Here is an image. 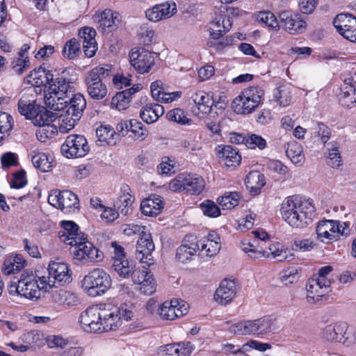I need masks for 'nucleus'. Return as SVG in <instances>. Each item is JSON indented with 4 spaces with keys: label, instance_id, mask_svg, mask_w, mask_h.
<instances>
[{
    "label": "nucleus",
    "instance_id": "obj_55",
    "mask_svg": "<svg viewBox=\"0 0 356 356\" xmlns=\"http://www.w3.org/2000/svg\"><path fill=\"white\" fill-rule=\"evenodd\" d=\"M353 86L346 85L342 88L341 92L339 95L340 104L345 107H351L355 102L353 95Z\"/></svg>",
    "mask_w": 356,
    "mask_h": 356
},
{
    "label": "nucleus",
    "instance_id": "obj_34",
    "mask_svg": "<svg viewBox=\"0 0 356 356\" xmlns=\"http://www.w3.org/2000/svg\"><path fill=\"white\" fill-rule=\"evenodd\" d=\"M140 85H134L132 88L117 92L112 98L111 104L119 111L127 109L131 102L132 95L140 90Z\"/></svg>",
    "mask_w": 356,
    "mask_h": 356
},
{
    "label": "nucleus",
    "instance_id": "obj_10",
    "mask_svg": "<svg viewBox=\"0 0 356 356\" xmlns=\"http://www.w3.org/2000/svg\"><path fill=\"white\" fill-rule=\"evenodd\" d=\"M143 124L136 119L129 120H122L116 124L115 129L110 124L104 122H97L95 124L93 129L96 134H120L122 132H131L132 134H139L140 131L143 130Z\"/></svg>",
    "mask_w": 356,
    "mask_h": 356
},
{
    "label": "nucleus",
    "instance_id": "obj_63",
    "mask_svg": "<svg viewBox=\"0 0 356 356\" xmlns=\"http://www.w3.org/2000/svg\"><path fill=\"white\" fill-rule=\"evenodd\" d=\"M13 124V117L6 112L0 111V133L5 134L11 131Z\"/></svg>",
    "mask_w": 356,
    "mask_h": 356
},
{
    "label": "nucleus",
    "instance_id": "obj_32",
    "mask_svg": "<svg viewBox=\"0 0 356 356\" xmlns=\"http://www.w3.org/2000/svg\"><path fill=\"white\" fill-rule=\"evenodd\" d=\"M130 191L131 189L128 186H123L114 202V207L124 216L129 215L132 211L134 197L130 194Z\"/></svg>",
    "mask_w": 356,
    "mask_h": 356
},
{
    "label": "nucleus",
    "instance_id": "obj_37",
    "mask_svg": "<svg viewBox=\"0 0 356 356\" xmlns=\"http://www.w3.org/2000/svg\"><path fill=\"white\" fill-rule=\"evenodd\" d=\"M164 113L163 106L159 104H150L143 107L140 112L141 119L147 124L153 123Z\"/></svg>",
    "mask_w": 356,
    "mask_h": 356
},
{
    "label": "nucleus",
    "instance_id": "obj_62",
    "mask_svg": "<svg viewBox=\"0 0 356 356\" xmlns=\"http://www.w3.org/2000/svg\"><path fill=\"white\" fill-rule=\"evenodd\" d=\"M139 285L140 291L146 296L152 295L156 289V283L152 274L146 277Z\"/></svg>",
    "mask_w": 356,
    "mask_h": 356
},
{
    "label": "nucleus",
    "instance_id": "obj_53",
    "mask_svg": "<svg viewBox=\"0 0 356 356\" xmlns=\"http://www.w3.org/2000/svg\"><path fill=\"white\" fill-rule=\"evenodd\" d=\"M80 51V44L75 38L67 41L63 49V55L68 59L74 58Z\"/></svg>",
    "mask_w": 356,
    "mask_h": 356
},
{
    "label": "nucleus",
    "instance_id": "obj_19",
    "mask_svg": "<svg viewBox=\"0 0 356 356\" xmlns=\"http://www.w3.org/2000/svg\"><path fill=\"white\" fill-rule=\"evenodd\" d=\"M330 286V280L315 277L309 279L306 284L308 302L314 304L318 301L321 298L328 293Z\"/></svg>",
    "mask_w": 356,
    "mask_h": 356
},
{
    "label": "nucleus",
    "instance_id": "obj_18",
    "mask_svg": "<svg viewBox=\"0 0 356 356\" xmlns=\"http://www.w3.org/2000/svg\"><path fill=\"white\" fill-rule=\"evenodd\" d=\"M154 250V243L152 241L150 234L146 232L143 233L138 241L136 257L142 264L148 267L154 265V260L152 255Z\"/></svg>",
    "mask_w": 356,
    "mask_h": 356
},
{
    "label": "nucleus",
    "instance_id": "obj_12",
    "mask_svg": "<svg viewBox=\"0 0 356 356\" xmlns=\"http://www.w3.org/2000/svg\"><path fill=\"white\" fill-rule=\"evenodd\" d=\"M48 202L65 213L70 212L72 209H77L79 204L77 195L68 190L55 191L49 196Z\"/></svg>",
    "mask_w": 356,
    "mask_h": 356
},
{
    "label": "nucleus",
    "instance_id": "obj_4",
    "mask_svg": "<svg viewBox=\"0 0 356 356\" xmlns=\"http://www.w3.org/2000/svg\"><path fill=\"white\" fill-rule=\"evenodd\" d=\"M111 278L102 268H95L82 280V288L90 296L96 297L104 294L111 286Z\"/></svg>",
    "mask_w": 356,
    "mask_h": 356
},
{
    "label": "nucleus",
    "instance_id": "obj_61",
    "mask_svg": "<svg viewBox=\"0 0 356 356\" xmlns=\"http://www.w3.org/2000/svg\"><path fill=\"white\" fill-rule=\"evenodd\" d=\"M200 207L204 214L208 217L216 218L220 215L219 207L213 201L206 200L200 204Z\"/></svg>",
    "mask_w": 356,
    "mask_h": 356
},
{
    "label": "nucleus",
    "instance_id": "obj_42",
    "mask_svg": "<svg viewBox=\"0 0 356 356\" xmlns=\"http://www.w3.org/2000/svg\"><path fill=\"white\" fill-rule=\"evenodd\" d=\"M26 261L20 254L6 259L3 263L2 270L5 275L19 273L25 266Z\"/></svg>",
    "mask_w": 356,
    "mask_h": 356
},
{
    "label": "nucleus",
    "instance_id": "obj_57",
    "mask_svg": "<svg viewBox=\"0 0 356 356\" xmlns=\"http://www.w3.org/2000/svg\"><path fill=\"white\" fill-rule=\"evenodd\" d=\"M37 108L36 106L31 103L30 101L20 99L18 102V111L26 119H32L33 115H34Z\"/></svg>",
    "mask_w": 356,
    "mask_h": 356
},
{
    "label": "nucleus",
    "instance_id": "obj_29",
    "mask_svg": "<svg viewBox=\"0 0 356 356\" xmlns=\"http://www.w3.org/2000/svg\"><path fill=\"white\" fill-rule=\"evenodd\" d=\"M216 151L222 165L230 168L236 167L241 163V157L238 152L229 145L218 146Z\"/></svg>",
    "mask_w": 356,
    "mask_h": 356
},
{
    "label": "nucleus",
    "instance_id": "obj_47",
    "mask_svg": "<svg viewBox=\"0 0 356 356\" xmlns=\"http://www.w3.org/2000/svg\"><path fill=\"white\" fill-rule=\"evenodd\" d=\"M292 89L290 86H281L274 92V97L282 106H289L292 100Z\"/></svg>",
    "mask_w": 356,
    "mask_h": 356
},
{
    "label": "nucleus",
    "instance_id": "obj_3",
    "mask_svg": "<svg viewBox=\"0 0 356 356\" xmlns=\"http://www.w3.org/2000/svg\"><path fill=\"white\" fill-rule=\"evenodd\" d=\"M111 65H99L92 68L85 77V84L88 95L93 99L99 100L104 98L108 92L104 79L111 75Z\"/></svg>",
    "mask_w": 356,
    "mask_h": 356
},
{
    "label": "nucleus",
    "instance_id": "obj_45",
    "mask_svg": "<svg viewBox=\"0 0 356 356\" xmlns=\"http://www.w3.org/2000/svg\"><path fill=\"white\" fill-rule=\"evenodd\" d=\"M204 188L202 177L185 176V191L191 194H200Z\"/></svg>",
    "mask_w": 356,
    "mask_h": 356
},
{
    "label": "nucleus",
    "instance_id": "obj_1",
    "mask_svg": "<svg viewBox=\"0 0 356 356\" xmlns=\"http://www.w3.org/2000/svg\"><path fill=\"white\" fill-rule=\"evenodd\" d=\"M314 207L309 200L290 196L281 207L282 218L291 227L303 228L312 220Z\"/></svg>",
    "mask_w": 356,
    "mask_h": 356
},
{
    "label": "nucleus",
    "instance_id": "obj_44",
    "mask_svg": "<svg viewBox=\"0 0 356 356\" xmlns=\"http://www.w3.org/2000/svg\"><path fill=\"white\" fill-rule=\"evenodd\" d=\"M286 154L291 161L296 164L301 163L304 159L302 147L296 141L292 140L287 143Z\"/></svg>",
    "mask_w": 356,
    "mask_h": 356
},
{
    "label": "nucleus",
    "instance_id": "obj_9",
    "mask_svg": "<svg viewBox=\"0 0 356 356\" xmlns=\"http://www.w3.org/2000/svg\"><path fill=\"white\" fill-rule=\"evenodd\" d=\"M90 150L83 135H69L61 146V153L66 158H76L85 156Z\"/></svg>",
    "mask_w": 356,
    "mask_h": 356
},
{
    "label": "nucleus",
    "instance_id": "obj_60",
    "mask_svg": "<svg viewBox=\"0 0 356 356\" xmlns=\"http://www.w3.org/2000/svg\"><path fill=\"white\" fill-rule=\"evenodd\" d=\"M231 120L228 118H223L220 120L218 123L215 122H207V129L212 132V134H221L222 132H227V127Z\"/></svg>",
    "mask_w": 356,
    "mask_h": 356
},
{
    "label": "nucleus",
    "instance_id": "obj_56",
    "mask_svg": "<svg viewBox=\"0 0 356 356\" xmlns=\"http://www.w3.org/2000/svg\"><path fill=\"white\" fill-rule=\"evenodd\" d=\"M148 268L147 265L143 266L141 268L134 267L130 277L134 284H140L142 282H144L146 277L152 274Z\"/></svg>",
    "mask_w": 356,
    "mask_h": 356
},
{
    "label": "nucleus",
    "instance_id": "obj_30",
    "mask_svg": "<svg viewBox=\"0 0 356 356\" xmlns=\"http://www.w3.org/2000/svg\"><path fill=\"white\" fill-rule=\"evenodd\" d=\"M67 102L65 112L67 114L75 117V120H79L83 111L86 107V100L81 93L74 95L70 99H65Z\"/></svg>",
    "mask_w": 356,
    "mask_h": 356
},
{
    "label": "nucleus",
    "instance_id": "obj_13",
    "mask_svg": "<svg viewBox=\"0 0 356 356\" xmlns=\"http://www.w3.org/2000/svg\"><path fill=\"white\" fill-rule=\"evenodd\" d=\"M111 247L114 250V254L112 257V268L122 278H129L134 265L129 261L124 252V249L117 242H111Z\"/></svg>",
    "mask_w": 356,
    "mask_h": 356
},
{
    "label": "nucleus",
    "instance_id": "obj_22",
    "mask_svg": "<svg viewBox=\"0 0 356 356\" xmlns=\"http://www.w3.org/2000/svg\"><path fill=\"white\" fill-rule=\"evenodd\" d=\"M279 17L282 26L291 34L302 33L306 28V22L299 14L283 11L280 14Z\"/></svg>",
    "mask_w": 356,
    "mask_h": 356
},
{
    "label": "nucleus",
    "instance_id": "obj_8",
    "mask_svg": "<svg viewBox=\"0 0 356 356\" xmlns=\"http://www.w3.org/2000/svg\"><path fill=\"white\" fill-rule=\"evenodd\" d=\"M41 277H45L47 289L56 284L62 285L70 283L71 281V275L68 266L63 262L51 261L49 263L47 268V275H42Z\"/></svg>",
    "mask_w": 356,
    "mask_h": 356
},
{
    "label": "nucleus",
    "instance_id": "obj_40",
    "mask_svg": "<svg viewBox=\"0 0 356 356\" xmlns=\"http://www.w3.org/2000/svg\"><path fill=\"white\" fill-rule=\"evenodd\" d=\"M110 10L106 9L98 15V29L102 33L111 32L116 25L117 15Z\"/></svg>",
    "mask_w": 356,
    "mask_h": 356
},
{
    "label": "nucleus",
    "instance_id": "obj_52",
    "mask_svg": "<svg viewBox=\"0 0 356 356\" xmlns=\"http://www.w3.org/2000/svg\"><path fill=\"white\" fill-rule=\"evenodd\" d=\"M166 118L172 122H177L180 124H190L191 120L188 118L184 111L181 108H175L169 111L166 114Z\"/></svg>",
    "mask_w": 356,
    "mask_h": 356
},
{
    "label": "nucleus",
    "instance_id": "obj_26",
    "mask_svg": "<svg viewBox=\"0 0 356 356\" xmlns=\"http://www.w3.org/2000/svg\"><path fill=\"white\" fill-rule=\"evenodd\" d=\"M191 98L195 104L192 111L196 115L202 118L212 111V99L209 93L203 90L197 91L192 94Z\"/></svg>",
    "mask_w": 356,
    "mask_h": 356
},
{
    "label": "nucleus",
    "instance_id": "obj_16",
    "mask_svg": "<svg viewBox=\"0 0 356 356\" xmlns=\"http://www.w3.org/2000/svg\"><path fill=\"white\" fill-rule=\"evenodd\" d=\"M337 31L350 42H356V17L351 14L341 13L333 21Z\"/></svg>",
    "mask_w": 356,
    "mask_h": 356
},
{
    "label": "nucleus",
    "instance_id": "obj_6",
    "mask_svg": "<svg viewBox=\"0 0 356 356\" xmlns=\"http://www.w3.org/2000/svg\"><path fill=\"white\" fill-rule=\"evenodd\" d=\"M134 307L132 305L123 304L119 308L102 309V324L103 331L115 330L121 326L124 321H131L134 316Z\"/></svg>",
    "mask_w": 356,
    "mask_h": 356
},
{
    "label": "nucleus",
    "instance_id": "obj_59",
    "mask_svg": "<svg viewBox=\"0 0 356 356\" xmlns=\"http://www.w3.org/2000/svg\"><path fill=\"white\" fill-rule=\"evenodd\" d=\"M232 22L229 17L218 16L210 23V27L227 32L232 28Z\"/></svg>",
    "mask_w": 356,
    "mask_h": 356
},
{
    "label": "nucleus",
    "instance_id": "obj_31",
    "mask_svg": "<svg viewBox=\"0 0 356 356\" xmlns=\"http://www.w3.org/2000/svg\"><path fill=\"white\" fill-rule=\"evenodd\" d=\"M63 230L59 232V237L65 243L72 245L82 237L83 234L79 233V226L72 221H62Z\"/></svg>",
    "mask_w": 356,
    "mask_h": 356
},
{
    "label": "nucleus",
    "instance_id": "obj_36",
    "mask_svg": "<svg viewBox=\"0 0 356 356\" xmlns=\"http://www.w3.org/2000/svg\"><path fill=\"white\" fill-rule=\"evenodd\" d=\"M334 226H338L335 220H323L320 221L316 229L317 238L322 242L335 239Z\"/></svg>",
    "mask_w": 356,
    "mask_h": 356
},
{
    "label": "nucleus",
    "instance_id": "obj_46",
    "mask_svg": "<svg viewBox=\"0 0 356 356\" xmlns=\"http://www.w3.org/2000/svg\"><path fill=\"white\" fill-rule=\"evenodd\" d=\"M151 94L154 99L161 102H170L174 100V93H165L162 88V83L160 81H156L152 83Z\"/></svg>",
    "mask_w": 356,
    "mask_h": 356
},
{
    "label": "nucleus",
    "instance_id": "obj_25",
    "mask_svg": "<svg viewBox=\"0 0 356 356\" xmlns=\"http://www.w3.org/2000/svg\"><path fill=\"white\" fill-rule=\"evenodd\" d=\"M348 325L346 323H339L327 325L323 331V337L330 342L346 343Z\"/></svg>",
    "mask_w": 356,
    "mask_h": 356
},
{
    "label": "nucleus",
    "instance_id": "obj_17",
    "mask_svg": "<svg viewBox=\"0 0 356 356\" xmlns=\"http://www.w3.org/2000/svg\"><path fill=\"white\" fill-rule=\"evenodd\" d=\"M189 307L180 299L165 301L159 307V315L164 320L172 321L188 313Z\"/></svg>",
    "mask_w": 356,
    "mask_h": 356
},
{
    "label": "nucleus",
    "instance_id": "obj_5",
    "mask_svg": "<svg viewBox=\"0 0 356 356\" xmlns=\"http://www.w3.org/2000/svg\"><path fill=\"white\" fill-rule=\"evenodd\" d=\"M45 280V277H41V276L36 280V276L32 271H26L18 281L16 291L19 296L26 298L38 299L40 296L41 290L48 291L47 284L49 283Z\"/></svg>",
    "mask_w": 356,
    "mask_h": 356
},
{
    "label": "nucleus",
    "instance_id": "obj_54",
    "mask_svg": "<svg viewBox=\"0 0 356 356\" xmlns=\"http://www.w3.org/2000/svg\"><path fill=\"white\" fill-rule=\"evenodd\" d=\"M32 163L35 168L42 172H47L51 168V162L44 153H38L32 156Z\"/></svg>",
    "mask_w": 356,
    "mask_h": 356
},
{
    "label": "nucleus",
    "instance_id": "obj_15",
    "mask_svg": "<svg viewBox=\"0 0 356 356\" xmlns=\"http://www.w3.org/2000/svg\"><path fill=\"white\" fill-rule=\"evenodd\" d=\"M74 247L73 254L78 260L99 261L102 259V252L97 250L86 237H82L72 245Z\"/></svg>",
    "mask_w": 356,
    "mask_h": 356
},
{
    "label": "nucleus",
    "instance_id": "obj_33",
    "mask_svg": "<svg viewBox=\"0 0 356 356\" xmlns=\"http://www.w3.org/2000/svg\"><path fill=\"white\" fill-rule=\"evenodd\" d=\"M163 209V198L157 195H152L140 203V210L145 216H156L162 211Z\"/></svg>",
    "mask_w": 356,
    "mask_h": 356
},
{
    "label": "nucleus",
    "instance_id": "obj_58",
    "mask_svg": "<svg viewBox=\"0 0 356 356\" xmlns=\"http://www.w3.org/2000/svg\"><path fill=\"white\" fill-rule=\"evenodd\" d=\"M78 121L79 120H75V117L66 113L62 119L58 120L56 124L58 126V131L60 133L68 132L74 127Z\"/></svg>",
    "mask_w": 356,
    "mask_h": 356
},
{
    "label": "nucleus",
    "instance_id": "obj_7",
    "mask_svg": "<svg viewBox=\"0 0 356 356\" xmlns=\"http://www.w3.org/2000/svg\"><path fill=\"white\" fill-rule=\"evenodd\" d=\"M264 91L258 87H250L233 101V108L238 114H249L260 104Z\"/></svg>",
    "mask_w": 356,
    "mask_h": 356
},
{
    "label": "nucleus",
    "instance_id": "obj_2",
    "mask_svg": "<svg viewBox=\"0 0 356 356\" xmlns=\"http://www.w3.org/2000/svg\"><path fill=\"white\" fill-rule=\"evenodd\" d=\"M74 91V82L68 77V72L63 71L56 77L54 83L49 86V91L44 93V100L47 107L53 111L65 110L67 94Z\"/></svg>",
    "mask_w": 356,
    "mask_h": 356
},
{
    "label": "nucleus",
    "instance_id": "obj_50",
    "mask_svg": "<svg viewBox=\"0 0 356 356\" xmlns=\"http://www.w3.org/2000/svg\"><path fill=\"white\" fill-rule=\"evenodd\" d=\"M255 19L268 27L275 29L279 27L276 17L270 11H261L255 15Z\"/></svg>",
    "mask_w": 356,
    "mask_h": 356
},
{
    "label": "nucleus",
    "instance_id": "obj_64",
    "mask_svg": "<svg viewBox=\"0 0 356 356\" xmlns=\"http://www.w3.org/2000/svg\"><path fill=\"white\" fill-rule=\"evenodd\" d=\"M266 145V140L259 135H248L246 141V147L249 149H255L259 147L260 149L265 148Z\"/></svg>",
    "mask_w": 356,
    "mask_h": 356
},
{
    "label": "nucleus",
    "instance_id": "obj_43",
    "mask_svg": "<svg viewBox=\"0 0 356 356\" xmlns=\"http://www.w3.org/2000/svg\"><path fill=\"white\" fill-rule=\"evenodd\" d=\"M269 258L275 259L278 261H291L293 259V254L279 243H272L268 245Z\"/></svg>",
    "mask_w": 356,
    "mask_h": 356
},
{
    "label": "nucleus",
    "instance_id": "obj_21",
    "mask_svg": "<svg viewBox=\"0 0 356 356\" xmlns=\"http://www.w3.org/2000/svg\"><path fill=\"white\" fill-rule=\"evenodd\" d=\"M176 11V4L173 2L166 1L147 9L145 11V16L149 21L157 22L171 17Z\"/></svg>",
    "mask_w": 356,
    "mask_h": 356
},
{
    "label": "nucleus",
    "instance_id": "obj_14",
    "mask_svg": "<svg viewBox=\"0 0 356 356\" xmlns=\"http://www.w3.org/2000/svg\"><path fill=\"white\" fill-rule=\"evenodd\" d=\"M102 321V309L97 305L87 308L79 317V323L82 328L88 332L101 331Z\"/></svg>",
    "mask_w": 356,
    "mask_h": 356
},
{
    "label": "nucleus",
    "instance_id": "obj_11",
    "mask_svg": "<svg viewBox=\"0 0 356 356\" xmlns=\"http://www.w3.org/2000/svg\"><path fill=\"white\" fill-rule=\"evenodd\" d=\"M131 65L140 74L147 73L155 63L154 54L144 48H135L129 53Z\"/></svg>",
    "mask_w": 356,
    "mask_h": 356
},
{
    "label": "nucleus",
    "instance_id": "obj_51",
    "mask_svg": "<svg viewBox=\"0 0 356 356\" xmlns=\"http://www.w3.org/2000/svg\"><path fill=\"white\" fill-rule=\"evenodd\" d=\"M299 279V269L296 266H291L282 270L280 273V280L284 285L296 282Z\"/></svg>",
    "mask_w": 356,
    "mask_h": 356
},
{
    "label": "nucleus",
    "instance_id": "obj_24",
    "mask_svg": "<svg viewBox=\"0 0 356 356\" xmlns=\"http://www.w3.org/2000/svg\"><path fill=\"white\" fill-rule=\"evenodd\" d=\"M31 120L36 126L46 127L47 129L44 131L47 132L50 134L58 132L57 125L55 124L57 120L51 111H47L44 108H38Z\"/></svg>",
    "mask_w": 356,
    "mask_h": 356
},
{
    "label": "nucleus",
    "instance_id": "obj_20",
    "mask_svg": "<svg viewBox=\"0 0 356 356\" xmlns=\"http://www.w3.org/2000/svg\"><path fill=\"white\" fill-rule=\"evenodd\" d=\"M54 76L51 71L47 70L44 67L40 65L38 68L34 69L26 79L29 84L39 88L41 92L42 87H44L47 84L51 86V83H54L56 79Z\"/></svg>",
    "mask_w": 356,
    "mask_h": 356
},
{
    "label": "nucleus",
    "instance_id": "obj_23",
    "mask_svg": "<svg viewBox=\"0 0 356 356\" xmlns=\"http://www.w3.org/2000/svg\"><path fill=\"white\" fill-rule=\"evenodd\" d=\"M96 31L91 27L86 26L79 31V44H82L83 51L88 58L92 57L97 50L95 40Z\"/></svg>",
    "mask_w": 356,
    "mask_h": 356
},
{
    "label": "nucleus",
    "instance_id": "obj_35",
    "mask_svg": "<svg viewBox=\"0 0 356 356\" xmlns=\"http://www.w3.org/2000/svg\"><path fill=\"white\" fill-rule=\"evenodd\" d=\"M201 250H205L209 257L216 255L220 250L221 245L220 237L214 232H210L206 237L197 241Z\"/></svg>",
    "mask_w": 356,
    "mask_h": 356
},
{
    "label": "nucleus",
    "instance_id": "obj_38",
    "mask_svg": "<svg viewBox=\"0 0 356 356\" xmlns=\"http://www.w3.org/2000/svg\"><path fill=\"white\" fill-rule=\"evenodd\" d=\"M250 334H263L274 329L273 321L268 316L249 321Z\"/></svg>",
    "mask_w": 356,
    "mask_h": 356
},
{
    "label": "nucleus",
    "instance_id": "obj_39",
    "mask_svg": "<svg viewBox=\"0 0 356 356\" xmlns=\"http://www.w3.org/2000/svg\"><path fill=\"white\" fill-rule=\"evenodd\" d=\"M245 186L252 195H257L261 188L265 185L264 175L258 171H252L248 173L245 178Z\"/></svg>",
    "mask_w": 356,
    "mask_h": 356
},
{
    "label": "nucleus",
    "instance_id": "obj_49",
    "mask_svg": "<svg viewBox=\"0 0 356 356\" xmlns=\"http://www.w3.org/2000/svg\"><path fill=\"white\" fill-rule=\"evenodd\" d=\"M240 199L239 193L231 192L218 197V202L223 209H231L238 204Z\"/></svg>",
    "mask_w": 356,
    "mask_h": 356
},
{
    "label": "nucleus",
    "instance_id": "obj_27",
    "mask_svg": "<svg viewBox=\"0 0 356 356\" xmlns=\"http://www.w3.org/2000/svg\"><path fill=\"white\" fill-rule=\"evenodd\" d=\"M236 293V284L229 280H223L214 294V300L222 305H226L232 302Z\"/></svg>",
    "mask_w": 356,
    "mask_h": 356
},
{
    "label": "nucleus",
    "instance_id": "obj_28",
    "mask_svg": "<svg viewBox=\"0 0 356 356\" xmlns=\"http://www.w3.org/2000/svg\"><path fill=\"white\" fill-rule=\"evenodd\" d=\"M199 250L200 244L196 238L193 235L186 236L184 243L177 248L176 257L179 261L184 263L191 260Z\"/></svg>",
    "mask_w": 356,
    "mask_h": 356
},
{
    "label": "nucleus",
    "instance_id": "obj_48",
    "mask_svg": "<svg viewBox=\"0 0 356 356\" xmlns=\"http://www.w3.org/2000/svg\"><path fill=\"white\" fill-rule=\"evenodd\" d=\"M338 148L339 146L337 142L327 143L329 154L327 163L333 168H338L341 165V159Z\"/></svg>",
    "mask_w": 356,
    "mask_h": 356
},
{
    "label": "nucleus",
    "instance_id": "obj_41",
    "mask_svg": "<svg viewBox=\"0 0 356 356\" xmlns=\"http://www.w3.org/2000/svg\"><path fill=\"white\" fill-rule=\"evenodd\" d=\"M51 300L56 304L67 306L75 305L78 302L77 297L74 293L65 289H59L53 291Z\"/></svg>",
    "mask_w": 356,
    "mask_h": 356
}]
</instances>
